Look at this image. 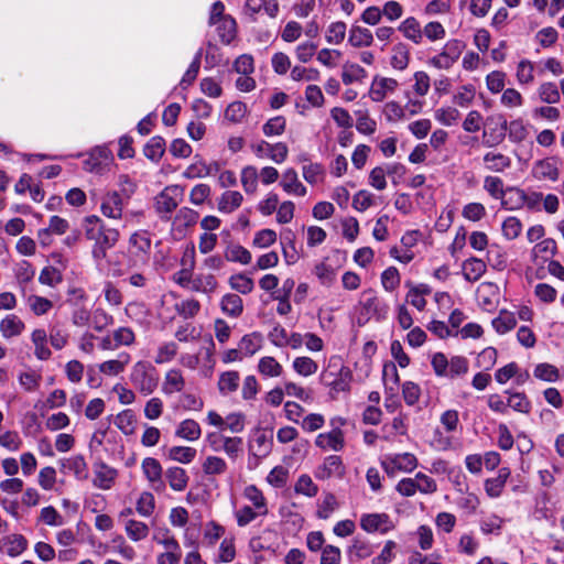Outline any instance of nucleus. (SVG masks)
<instances>
[{
	"label": "nucleus",
	"mask_w": 564,
	"mask_h": 564,
	"mask_svg": "<svg viewBox=\"0 0 564 564\" xmlns=\"http://www.w3.org/2000/svg\"><path fill=\"white\" fill-rule=\"evenodd\" d=\"M126 202L118 191H108L101 197L100 212L107 218L121 219Z\"/></svg>",
	"instance_id": "f8f14e48"
},
{
	"label": "nucleus",
	"mask_w": 564,
	"mask_h": 564,
	"mask_svg": "<svg viewBox=\"0 0 564 564\" xmlns=\"http://www.w3.org/2000/svg\"><path fill=\"white\" fill-rule=\"evenodd\" d=\"M177 351L178 347L174 341L163 343L158 348L154 361L158 365L167 364L175 358Z\"/></svg>",
	"instance_id": "338daca9"
},
{
	"label": "nucleus",
	"mask_w": 564,
	"mask_h": 564,
	"mask_svg": "<svg viewBox=\"0 0 564 564\" xmlns=\"http://www.w3.org/2000/svg\"><path fill=\"white\" fill-rule=\"evenodd\" d=\"M280 185L290 195L303 197L307 193L306 187L300 182L296 171L292 167L283 172Z\"/></svg>",
	"instance_id": "aec40b11"
},
{
	"label": "nucleus",
	"mask_w": 564,
	"mask_h": 564,
	"mask_svg": "<svg viewBox=\"0 0 564 564\" xmlns=\"http://www.w3.org/2000/svg\"><path fill=\"white\" fill-rule=\"evenodd\" d=\"M487 264L484 260L470 257L462 264V274L468 282H476L486 273Z\"/></svg>",
	"instance_id": "4be33fe9"
},
{
	"label": "nucleus",
	"mask_w": 564,
	"mask_h": 564,
	"mask_svg": "<svg viewBox=\"0 0 564 564\" xmlns=\"http://www.w3.org/2000/svg\"><path fill=\"white\" fill-rule=\"evenodd\" d=\"M116 426L126 435H131L135 429V415L132 410L121 411L115 420Z\"/></svg>",
	"instance_id": "13d9d810"
},
{
	"label": "nucleus",
	"mask_w": 564,
	"mask_h": 564,
	"mask_svg": "<svg viewBox=\"0 0 564 564\" xmlns=\"http://www.w3.org/2000/svg\"><path fill=\"white\" fill-rule=\"evenodd\" d=\"M229 285L232 290L241 294H249L254 289L253 280L245 273L232 274L229 278Z\"/></svg>",
	"instance_id": "052dcab7"
},
{
	"label": "nucleus",
	"mask_w": 564,
	"mask_h": 564,
	"mask_svg": "<svg viewBox=\"0 0 564 564\" xmlns=\"http://www.w3.org/2000/svg\"><path fill=\"white\" fill-rule=\"evenodd\" d=\"M507 135L511 143L520 144L529 135V123L522 118H516L508 122Z\"/></svg>",
	"instance_id": "7c9ffc66"
},
{
	"label": "nucleus",
	"mask_w": 564,
	"mask_h": 564,
	"mask_svg": "<svg viewBox=\"0 0 564 564\" xmlns=\"http://www.w3.org/2000/svg\"><path fill=\"white\" fill-rule=\"evenodd\" d=\"M218 286V281L212 273H197L193 278L191 291L210 296Z\"/></svg>",
	"instance_id": "a878e982"
},
{
	"label": "nucleus",
	"mask_w": 564,
	"mask_h": 564,
	"mask_svg": "<svg viewBox=\"0 0 564 564\" xmlns=\"http://www.w3.org/2000/svg\"><path fill=\"white\" fill-rule=\"evenodd\" d=\"M476 88L471 84H467L458 88L453 96V102L462 108H467L475 99Z\"/></svg>",
	"instance_id": "e2e57ef3"
},
{
	"label": "nucleus",
	"mask_w": 564,
	"mask_h": 564,
	"mask_svg": "<svg viewBox=\"0 0 564 564\" xmlns=\"http://www.w3.org/2000/svg\"><path fill=\"white\" fill-rule=\"evenodd\" d=\"M346 424V420L337 416L330 420L332 430L327 433L317 435L315 444L324 451L339 452L343 449L345 440L341 426Z\"/></svg>",
	"instance_id": "6e6552de"
},
{
	"label": "nucleus",
	"mask_w": 564,
	"mask_h": 564,
	"mask_svg": "<svg viewBox=\"0 0 564 564\" xmlns=\"http://www.w3.org/2000/svg\"><path fill=\"white\" fill-rule=\"evenodd\" d=\"M516 78L520 86H529L534 82V63L523 58L517 64Z\"/></svg>",
	"instance_id": "a18cd8bd"
},
{
	"label": "nucleus",
	"mask_w": 564,
	"mask_h": 564,
	"mask_svg": "<svg viewBox=\"0 0 564 564\" xmlns=\"http://www.w3.org/2000/svg\"><path fill=\"white\" fill-rule=\"evenodd\" d=\"M522 228H523L522 223L518 217L509 216L502 221V225H501L502 236L507 240H513L520 236Z\"/></svg>",
	"instance_id": "680f3d73"
},
{
	"label": "nucleus",
	"mask_w": 564,
	"mask_h": 564,
	"mask_svg": "<svg viewBox=\"0 0 564 564\" xmlns=\"http://www.w3.org/2000/svg\"><path fill=\"white\" fill-rule=\"evenodd\" d=\"M142 468L153 489L160 490L163 487V482L161 479L162 467L159 460H143Z\"/></svg>",
	"instance_id": "09e8293b"
},
{
	"label": "nucleus",
	"mask_w": 564,
	"mask_h": 564,
	"mask_svg": "<svg viewBox=\"0 0 564 564\" xmlns=\"http://www.w3.org/2000/svg\"><path fill=\"white\" fill-rule=\"evenodd\" d=\"M373 553L371 543L360 536L354 538L351 545L348 547V554L357 560H364Z\"/></svg>",
	"instance_id": "3c124183"
},
{
	"label": "nucleus",
	"mask_w": 564,
	"mask_h": 564,
	"mask_svg": "<svg viewBox=\"0 0 564 564\" xmlns=\"http://www.w3.org/2000/svg\"><path fill=\"white\" fill-rule=\"evenodd\" d=\"M398 85L394 78L376 75L370 85L369 97L375 102H381L389 94L397 89Z\"/></svg>",
	"instance_id": "2eb2a0df"
},
{
	"label": "nucleus",
	"mask_w": 564,
	"mask_h": 564,
	"mask_svg": "<svg viewBox=\"0 0 564 564\" xmlns=\"http://www.w3.org/2000/svg\"><path fill=\"white\" fill-rule=\"evenodd\" d=\"M523 191L520 187L511 186L506 188V194L501 198V207L506 210H519L523 208Z\"/></svg>",
	"instance_id": "c9c22d12"
},
{
	"label": "nucleus",
	"mask_w": 564,
	"mask_h": 564,
	"mask_svg": "<svg viewBox=\"0 0 564 564\" xmlns=\"http://www.w3.org/2000/svg\"><path fill=\"white\" fill-rule=\"evenodd\" d=\"M360 527L368 533L380 532L384 534L393 529V523L386 513H368L361 517Z\"/></svg>",
	"instance_id": "4468645a"
},
{
	"label": "nucleus",
	"mask_w": 564,
	"mask_h": 564,
	"mask_svg": "<svg viewBox=\"0 0 564 564\" xmlns=\"http://www.w3.org/2000/svg\"><path fill=\"white\" fill-rule=\"evenodd\" d=\"M464 48L465 43L463 41L448 40L438 54L429 58L427 65L436 69L447 70L459 59Z\"/></svg>",
	"instance_id": "0eeeda50"
},
{
	"label": "nucleus",
	"mask_w": 564,
	"mask_h": 564,
	"mask_svg": "<svg viewBox=\"0 0 564 564\" xmlns=\"http://www.w3.org/2000/svg\"><path fill=\"white\" fill-rule=\"evenodd\" d=\"M459 111L452 106L441 107L435 110V119L443 126L451 127L459 119Z\"/></svg>",
	"instance_id": "69168bd1"
},
{
	"label": "nucleus",
	"mask_w": 564,
	"mask_h": 564,
	"mask_svg": "<svg viewBox=\"0 0 564 564\" xmlns=\"http://www.w3.org/2000/svg\"><path fill=\"white\" fill-rule=\"evenodd\" d=\"M31 341L34 346V356L41 361H46L52 357V351L47 345V332L43 328H35L31 334Z\"/></svg>",
	"instance_id": "412c9836"
},
{
	"label": "nucleus",
	"mask_w": 564,
	"mask_h": 564,
	"mask_svg": "<svg viewBox=\"0 0 564 564\" xmlns=\"http://www.w3.org/2000/svg\"><path fill=\"white\" fill-rule=\"evenodd\" d=\"M240 376L238 371H225L219 376L218 390L220 394L228 395L239 387Z\"/></svg>",
	"instance_id": "de8ad7c7"
},
{
	"label": "nucleus",
	"mask_w": 564,
	"mask_h": 564,
	"mask_svg": "<svg viewBox=\"0 0 564 564\" xmlns=\"http://www.w3.org/2000/svg\"><path fill=\"white\" fill-rule=\"evenodd\" d=\"M85 238L93 241L91 258L96 269L100 272L107 268L108 251L119 241V230L108 227L97 215H89L83 219Z\"/></svg>",
	"instance_id": "f257e3e1"
},
{
	"label": "nucleus",
	"mask_w": 564,
	"mask_h": 564,
	"mask_svg": "<svg viewBox=\"0 0 564 564\" xmlns=\"http://www.w3.org/2000/svg\"><path fill=\"white\" fill-rule=\"evenodd\" d=\"M131 383L144 395L151 394L158 387L159 376L156 369L147 361H138L130 373Z\"/></svg>",
	"instance_id": "39448f33"
},
{
	"label": "nucleus",
	"mask_w": 564,
	"mask_h": 564,
	"mask_svg": "<svg viewBox=\"0 0 564 564\" xmlns=\"http://www.w3.org/2000/svg\"><path fill=\"white\" fill-rule=\"evenodd\" d=\"M367 77L364 67L356 63H345L343 65L341 79L345 85L361 83Z\"/></svg>",
	"instance_id": "ea45409f"
},
{
	"label": "nucleus",
	"mask_w": 564,
	"mask_h": 564,
	"mask_svg": "<svg viewBox=\"0 0 564 564\" xmlns=\"http://www.w3.org/2000/svg\"><path fill=\"white\" fill-rule=\"evenodd\" d=\"M198 218V212L189 207H182L172 219V231L178 236H184L186 230L197 223Z\"/></svg>",
	"instance_id": "dca6fc26"
},
{
	"label": "nucleus",
	"mask_w": 564,
	"mask_h": 564,
	"mask_svg": "<svg viewBox=\"0 0 564 564\" xmlns=\"http://www.w3.org/2000/svg\"><path fill=\"white\" fill-rule=\"evenodd\" d=\"M259 173L256 166L247 165L241 170L240 181L247 194H252L258 187Z\"/></svg>",
	"instance_id": "5fc2aeb1"
},
{
	"label": "nucleus",
	"mask_w": 564,
	"mask_h": 564,
	"mask_svg": "<svg viewBox=\"0 0 564 564\" xmlns=\"http://www.w3.org/2000/svg\"><path fill=\"white\" fill-rule=\"evenodd\" d=\"M286 127V120L283 116L270 118L263 126L262 132L265 137H278L283 134Z\"/></svg>",
	"instance_id": "0e129e2a"
},
{
	"label": "nucleus",
	"mask_w": 564,
	"mask_h": 564,
	"mask_svg": "<svg viewBox=\"0 0 564 564\" xmlns=\"http://www.w3.org/2000/svg\"><path fill=\"white\" fill-rule=\"evenodd\" d=\"M293 370L303 377H310L318 370V365L310 357H296L292 362Z\"/></svg>",
	"instance_id": "bf43d9fd"
},
{
	"label": "nucleus",
	"mask_w": 564,
	"mask_h": 564,
	"mask_svg": "<svg viewBox=\"0 0 564 564\" xmlns=\"http://www.w3.org/2000/svg\"><path fill=\"white\" fill-rule=\"evenodd\" d=\"M258 371L263 377L275 378L282 375L283 367L274 357L264 356L258 362Z\"/></svg>",
	"instance_id": "79ce46f5"
},
{
	"label": "nucleus",
	"mask_w": 564,
	"mask_h": 564,
	"mask_svg": "<svg viewBox=\"0 0 564 564\" xmlns=\"http://www.w3.org/2000/svg\"><path fill=\"white\" fill-rule=\"evenodd\" d=\"M508 121L502 117L488 119V127L484 130V144L496 147L503 142L507 137Z\"/></svg>",
	"instance_id": "9b49d317"
},
{
	"label": "nucleus",
	"mask_w": 564,
	"mask_h": 564,
	"mask_svg": "<svg viewBox=\"0 0 564 564\" xmlns=\"http://www.w3.org/2000/svg\"><path fill=\"white\" fill-rule=\"evenodd\" d=\"M531 175L536 181L556 182L560 177L558 159L547 156L536 160L531 167Z\"/></svg>",
	"instance_id": "9d476101"
},
{
	"label": "nucleus",
	"mask_w": 564,
	"mask_h": 564,
	"mask_svg": "<svg viewBox=\"0 0 564 564\" xmlns=\"http://www.w3.org/2000/svg\"><path fill=\"white\" fill-rule=\"evenodd\" d=\"M175 434L178 437L193 442L200 437L202 429L195 420L186 419L178 424Z\"/></svg>",
	"instance_id": "c03bdc74"
},
{
	"label": "nucleus",
	"mask_w": 564,
	"mask_h": 564,
	"mask_svg": "<svg viewBox=\"0 0 564 564\" xmlns=\"http://www.w3.org/2000/svg\"><path fill=\"white\" fill-rule=\"evenodd\" d=\"M491 326L497 334L505 335L517 326V317L514 313L501 310L498 316L491 321Z\"/></svg>",
	"instance_id": "72a5a7b5"
},
{
	"label": "nucleus",
	"mask_w": 564,
	"mask_h": 564,
	"mask_svg": "<svg viewBox=\"0 0 564 564\" xmlns=\"http://www.w3.org/2000/svg\"><path fill=\"white\" fill-rule=\"evenodd\" d=\"M533 376L545 382H556L560 380V370L552 364L541 362L534 367Z\"/></svg>",
	"instance_id": "864d4df0"
},
{
	"label": "nucleus",
	"mask_w": 564,
	"mask_h": 564,
	"mask_svg": "<svg viewBox=\"0 0 564 564\" xmlns=\"http://www.w3.org/2000/svg\"><path fill=\"white\" fill-rule=\"evenodd\" d=\"M350 380L351 373L347 368L343 366L336 367L332 362L319 375V382L329 389L332 399H336L339 393L348 391Z\"/></svg>",
	"instance_id": "20e7f679"
},
{
	"label": "nucleus",
	"mask_w": 564,
	"mask_h": 564,
	"mask_svg": "<svg viewBox=\"0 0 564 564\" xmlns=\"http://www.w3.org/2000/svg\"><path fill=\"white\" fill-rule=\"evenodd\" d=\"M28 545L26 538L19 533L8 534L0 539V551L11 557L21 555Z\"/></svg>",
	"instance_id": "f3484780"
},
{
	"label": "nucleus",
	"mask_w": 564,
	"mask_h": 564,
	"mask_svg": "<svg viewBox=\"0 0 564 564\" xmlns=\"http://www.w3.org/2000/svg\"><path fill=\"white\" fill-rule=\"evenodd\" d=\"M252 153L259 159H269L276 164H282L289 154V148L284 142L269 143L259 140L250 144Z\"/></svg>",
	"instance_id": "1a4fd4ad"
},
{
	"label": "nucleus",
	"mask_w": 564,
	"mask_h": 564,
	"mask_svg": "<svg viewBox=\"0 0 564 564\" xmlns=\"http://www.w3.org/2000/svg\"><path fill=\"white\" fill-rule=\"evenodd\" d=\"M214 25L216 26L221 43L230 44L236 37L237 23L232 17L227 15L226 18H221L219 21H216Z\"/></svg>",
	"instance_id": "2f4dec72"
},
{
	"label": "nucleus",
	"mask_w": 564,
	"mask_h": 564,
	"mask_svg": "<svg viewBox=\"0 0 564 564\" xmlns=\"http://www.w3.org/2000/svg\"><path fill=\"white\" fill-rule=\"evenodd\" d=\"M94 473V485L100 489H109L117 477V470L102 460L95 463Z\"/></svg>",
	"instance_id": "6ab92c4d"
},
{
	"label": "nucleus",
	"mask_w": 564,
	"mask_h": 564,
	"mask_svg": "<svg viewBox=\"0 0 564 564\" xmlns=\"http://www.w3.org/2000/svg\"><path fill=\"white\" fill-rule=\"evenodd\" d=\"M389 313L388 303L380 299L372 289L365 290L354 307V321L358 326H365L371 318L384 321Z\"/></svg>",
	"instance_id": "f03ea898"
},
{
	"label": "nucleus",
	"mask_w": 564,
	"mask_h": 564,
	"mask_svg": "<svg viewBox=\"0 0 564 564\" xmlns=\"http://www.w3.org/2000/svg\"><path fill=\"white\" fill-rule=\"evenodd\" d=\"M151 256V235L148 230H138L129 238L127 265L141 269L149 264Z\"/></svg>",
	"instance_id": "7ed1b4c3"
},
{
	"label": "nucleus",
	"mask_w": 564,
	"mask_h": 564,
	"mask_svg": "<svg viewBox=\"0 0 564 564\" xmlns=\"http://www.w3.org/2000/svg\"><path fill=\"white\" fill-rule=\"evenodd\" d=\"M263 345V335L260 332H252L241 337L238 343L239 351L245 358L253 356Z\"/></svg>",
	"instance_id": "393cba45"
},
{
	"label": "nucleus",
	"mask_w": 564,
	"mask_h": 564,
	"mask_svg": "<svg viewBox=\"0 0 564 564\" xmlns=\"http://www.w3.org/2000/svg\"><path fill=\"white\" fill-rule=\"evenodd\" d=\"M432 293V288L425 283L412 285L406 294V302L417 311H423L426 306L425 296Z\"/></svg>",
	"instance_id": "c756f323"
},
{
	"label": "nucleus",
	"mask_w": 564,
	"mask_h": 564,
	"mask_svg": "<svg viewBox=\"0 0 564 564\" xmlns=\"http://www.w3.org/2000/svg\"><path fill=\"white\" fill-rule=\"evenodd\" d=\"M165 140L160 135L152 137L144 145V155L153 162H159L165 152Z\"/></svg>",
	"instance_id": "8fccbe9b"
},
{
	"label": "nucleus",
	"mask_w": 564,
	"mask_h": 564,
	"mask_svg": "<svg viewBox=\"0 0 564 564\" xmlns=\"http://www.w3.org/2000/svg\"><path fill=\"white\" fill-rule=\"evenodd\" d=\"M130 362V355L128 352H120L118 359H111L98 365L99 372L106 376L120 375L126 366Z\"/></svg>",
	"instance_id": "473e14b6"
},
{
	"label": "nucleus",
	"mask_w": 564,
	"mask_h": 564,
	"mask_svg": "<svg viewBox=\"0 0 564 564\" xmlns=\"http://www.w3.org/2000/svg\"><path fill=\"white\" fill-rule=\"evenodd\" d=\"M556 252V241L553 238H544L534 245L531 250V258L536 264H540L552 260Z\"/></svg>",
	"instance_id": "a211bd4d"
},
{
	"label": "nucleus",
	"mask_w": 564,
	"mask_h": 564,
	"mask_svg": "<svg viewBox=\"0 0 564 564\" xmlns=\"http://www.w3.org/2000/svg\"><path fill=\"white\" fill-rule=\"evenodd\" d=\"M220 308L225 315L237 318L243 312V301L236 293H227L220 300Z\"/></svg>",
	"instance_id": "c85d7f7f"
},
{
	"label": "nucleus",
	"mask_w": 564,
	"mask_h": 564,
	"mask_svg": "<svg viewBox=\"0 0 564 564\" xmlns=\"http://www.w3.org/2000/svg\"><path fill=\"white\" fill-rule=\"evenodd\" d=\"M26 304L36 316L45 315L53 308V302L51 300L34 294L26 297Z\"/></svg>",
	"instance_id": "6e6d98bb"
},
{
	"label": "nucleus",
	"mask_w": 564,
	"mask_h": 564,
	"mask_svg": "<svg viewBox=\"0 0 564 564\" xmlns=\"http://www.w3.org/2000/svg\"><path fill=\"white\" fill-rule=\"evenodd\" d=\"M185 388V379L180 369L173 368L170 369L164 377V381L162 384V391L167 394H174L176 392L183 391Z\"/></svg>",
	"instance_id": "bb28decb"
},
{
	"label": "nucleus",
	"mask_w": 564,
	"mask_h": 564,
	"mask_svg": "<svg viewBox=\"0 0 564 564\" xmlns=\"http://www.w3.org/2000/svg\"><path fill=\"white\" fill-rule=\"evenodd\" d=\"M243 202V196L238 191H225L217 199V209L221 214H231L237 210Z\"/></svg>",
	"instance_id": "b1692460"
},
{
	"label": "nucleus",
	"mask_w": 564,
	"mask_h": 564,
	"mask_svg": "<svg viewBox=\"0 0 564 564\" xmlns=\"http://www.w3.org/2000/svg\"><path fill=\"white\" fill-rule=\"evenodd\" d=\"M373 35L370 30L359 25H352L348 34V43L354 47L370 46Z\"/></svg>",
	"instance_id": "e433bc0d"
},
{
	"label": "nucleus",
	"mask_w": 564,
	"mask_h": 564,
	"mask_svg": "<svg viewBox=\"0 0 564 564\" xmlns=\"http://www.w3.org/2000/svg\"><path fill=\"white\" fill-rule=\"evenodd\" d=\"M111 161L112 155L107 147H96L84 161V167L90 173L102 174Z\"/></svg>",
	"instance_id": "ddd939ff"
},
{
	"label": "nucleus",
	"mask_w": 564,
	"mask_h": 564,
	"mask_svg": "<svg viewBox=\"0 0 564 564\" xmlns=\"http://www.w3.org/2000/svg\"><path fill=\"white\" fill-rule=\"evenodd\" d=\"M539 99L549 105L557 104L561 100V93L553 82H544L538 87Z\"/></svg>",
	"instance_id": "49530a36"
},
{
	"label": "nucleus",
	"mask_w": 564,
	"mask_h": 564,
	"mask_svg": "<svg viewBox=\"0 0 564 564\" xmlns=\"http://www.w3.org/2000/svg\"><path fill=\"white\" fill-rule=\"evenodd\" d=\"M224 257L229 262L245 265L249 264L252 259L250 251L238 243H229L224 251Z\"/></svg>",
	"instance_id": "58836bf2"
},
{
	"label": "nucleus",
	"mask_w": 564,
	"mask_h": 564,
	"mask_svg": "<svg viewBox=\"0 0 564 564\" xmlns=\"http://www.w3.org/2000/svg\"><path fill=\"white\" fill-rule=\"evenodd\" d=\"M213 170L218 171V163L215 162L212 165H207L204 161H197L186 167L183 176L188 180L203 178L209 176Z\"/></svg>",
	"instance_id": "a19ab883"
},
{
	"label": "nucleus",
	"mask_w": 564,
	"mask_h": 564,
	"mask_svg": "<svg viewBox=\"0 0 564 564\" xmlns=\"http://www.w3.org/2000/svg\"><path fill=\"white\" fill-rule=\"evenodd\" d=\"M484 163L487 170L496 173H502L511 167V159L500 152H487L484 155Z\"/></svg>",
	"instance_id": "cd10ccee"
},
{
	"label": "nucleus",
	"mask_w": 564,
	"mask_h": 564,
	"mask_svg": "<svg viewBox=\"0 0 564 564\" xmlns=\"http://www.w3.org/2000/svg\"><path fill=\"white\" fill-rule=\"evenodd\" d=\"M184 191L178 185L166 186L154 200V209L163 221L172 219L173 212L183 200Z\"/></svg>",
	"instance_id": "423d86ee"
},
{
	"label": "nucleus",
	"mask_w": 564,
	"mask_h": 564,
	"mask_svg": "<svg viewBox=\"0 0 564 564\" xmlns=\"http://www.w3.org/2000/svg\"><path fill=\"white\" fill-rule=\"evenodd\" d=\"M399 31L403 36L414 44H421L423 40V33L420 22L414 17H409L399 25Z\"/></svg>",
	"instance_id": "f704fd0d"
},
{
	"label": "nucleus",
	"mask_w": 564,
	"mask_h": 564,
	"mask_svg": "<svg viewBox=\"0 0 564 564\" xmlns=\"http://www.w3.org/2000/svg\"><path fill=\"white\" fill-rule=\"evenodd\" d=\"M63 281V274L59 269L53 265H46L42 269L39 276V282L47 286H56Z\"/></svg>",
	"instance_id": "774afa93"
},
{
	"label": "nucleus",
	"mask_w": 564,
	"mask_h": 564,
	"mask_svg": "<svg viewBox=\"0 0 564 564\" xmlns=\"http://www.w3.org/2000/svg\"><path fill=\"white\" fill-rule=\"evenodd\" d=\"M124 531L131 541L139 542L149 535L150 528L142 521L131 519L126 522Z\"/></svg>",
	"instance_id": "603ef678"
},
{
	"label": "nucleus",
	"mask_w": 564,
	"mask_h": 564,
	"mask_svg": "<svg viewBox=\"0 0 564 564\" xmlns=\"http://www.w3.org/2000/svg\"><path fill=\"white\" fill-rule=\"evenodd\" d=\"M484 189L494 199L501 200L506 194L503 181L498 176L488 175L484 178Z\"/></svg>",
	"instance_id": "4d7b16f0"
},
{
	"label": "nucleus",
	"mask_w": 564,
	"mask_h": 564,
	"mask_svg": "<svg viewBox=\"0 0 564 564\" xmlns=\"http://www.w3.org/2000/svg\"><path fill=\"white\" fill-rule=\"evenodd\" d=\"M47 336L50 344L56 350H62L68 344L69 334L67 329L59 324L50 325Z\"/></svg>",
	"instance_id": "37998d69"
},
{
	"label": "nucleus",
	"mask_w": 564,
	"mask_h": 564,
	"mask_svg": "<svg viewBox=\"0 0 564 564\" xmlns=\"http://www.w3.org/2000/svg\"><path fill=\"white\" fill-rule=\"evenodd\" d=\"M410 62V50L406 44L398 43L392 47L390 65L397 70H404Z\"/></svg>",
	"instance_id": "4c0bfd02"
},
{
	"label": "nucleus",
	"mask_w": 564,
	"mask_h": 564,
	"mask_svg": "<svg viewBox=\"0 0 564 564\" xmlns=\"http://www.w3.org/2000/svg\"><path fill=\"white\" fill-rule=\"evenodd\" d=\"M24 329V322L15 314H8L0 321V333L6 339L20 336Z\"/></svg>",
	"instance_id": "5701e85b"
}]
</instances>
